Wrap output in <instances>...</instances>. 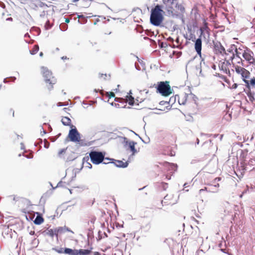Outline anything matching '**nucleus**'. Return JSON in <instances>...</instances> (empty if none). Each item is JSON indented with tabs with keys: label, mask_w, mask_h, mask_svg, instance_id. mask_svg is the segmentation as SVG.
<instances>
[{
	"label": "nucleus",
	"mask_w": 255,
	"mask_h": 255,
	"mask_svg": "<svg viewBox=\"0 0 255 255\" xmlns=\"http://www.w3.org/2000/svg\"><path fill=\"white\" fill-rule=\"evenodd\" d=\"M188 97V95L187 94V93H185L184 97L183 99V102L182 103H180L179 95H176L175 96H172L170 98L169 101H168V103L170 104V103H172V104H173L176 101V98H178V103L181 105H184L186 102Z\"/></svg>",
	"instance_id": "8"
},
{
	"label": "nucleus",
	"mask_w": 255,
	"mask_h": 255,
	"mask_svg": "<svg viewBox=\"0 0 255 255\" xmlns=\"http://www.w3.org/2000/svg\"><path fill=\"white\" fill-rule=\"evenodd\" d=\"M64 229L65 230V232H69L72 234H74V232L68 227H66V226H63Z\"/></svg>",
	"instance_id": "55"
},
{
	"label": "nucleus",
	"mask_w": 255,
	"mask_h": 255,
	"mask_svg": "<svg viewBox=\"0 0 255 255\" xmlns=\"http://www.w3.org/2000/svg\"><path fill=\"white\" fill-rule=\"evenodd\" d=\"M64 249L65 248H60L57 251V253L60 254H64Z\"/></svg>",
	"instance_id": "51"
},
{
	"label": "nucleus",
	"mask_w": 255,
	"mask_h": 255,
	"mask_svg": "<svg viewBox=\"0 0 255 255\" xmlns=\"http://www.w3.org/2000/svg\"><path fill=\"white\" fill-rule=\"evenodd\" d=\"M160 184L161 185V187L163 190H166V188L168 186V184L167 183L162 182L160 183Z\"/></svg>",
	"instance_id": "43"
},
{
	"label": "nucleus",
	"mask_w": 255,
	"mask_h": 255,
	"mask_svg": "<svg viewBox=\"0 0 255 255\" xmlns=\"http://www.w3.org/2000/svg\"><path fill=\"white\" fill-rule=\"evenodd\" d=\"M194 48L197 54L202 58V39L198 37L194 41Z\"/></svg>",
	"instance_id": "7"
},
{
	"label": "nucleus",
	"mask_w": 255,
	"mask_h": 255,
	"mask_svg": "<svg viewBox=\"0 0 255 255\" xmlns=\"http://www.w3.org/2000/svg\"><path fill=\"white\" fill-rule=\"evenodd\" d=\"M231 47H235V52L236 53L235 54H236V57H238V58H240L242 60V59H241V57L240 56V52H239L238 51L237 46L235 44H231Z\"/></svg>",
	"instance_id": "31"
},
{
	"label": "nucleus",
	"mask_w": 255,
	"mask_h": 255,
	"mask_svg": "<svg viewBox=\"0 0 255 255\" xmlns=\"http://www.w3.org/2000/svg\"><path fill=\"white\" fill-rule=\"evenodd\" d=\"M175 7L180 11L181 14H184L185 12V7L182 4L177 3L176 4Z\"/></svg>",
	"instance_id": "21"
},
{
	"label": "nucleus",
	"mask_w": 255,
	"mask_h": 255,
	"mask_svg": "<svg viewBox=\"0 0 255 255\" xmlns=\"http://www.w3.org/2000/svg\"><path fill=\"white\" fill-rule=\"evenodd\" d=\"M57 187H64V186L63 185V182L61 180L57 184V186L53 188V189H55Z\"/></svg>",
	"instance_id": "50"
},
{
	"label": "nucleus",
	"mask_w": 255,
	"mask_h": 255,
	"mask_svg": "<svg viewBox=\"0 0 255 255\" xmlns=\"http://www.w3.org/2000/svg\"><path fill=\"white\" fill-rule=\"evenodd\" d=\"M199 30H200V34L198 37H201V39H202V36H204V34H205L204 30H203L202 28H200L199 29Z\"/></svg>",
	"instance_id": "58"
},
{
	"label": "nucleus",
	"mask_w": 255,
	"mask_h": 255,
	"mask_svg": "<svg viewBox=\"0 0 255 255\" xmlns=\"http://www.w3.org/2000/svg\"><path fill=\"white\" fill-rule=\"evenodd\" d=\"M39 244V240L36 238H34L31 240V244L34 247H36Z\"/></svg>",
	"instance_id": "35"
},
{
	"label": "nucleus",
	"mask_w": 255,
	"mask_h": 255,
	"mask_svg": "<svg viewBox=\"0 0 255 255\" xmlns=\"http://www.w3.org/2000/svg\"><path fill=\"white\" fill-rule=\"evenodd\" d=\"M80 146H90L91 145L90 142L87 141L85 139H81V137L78 141L76 142Z\"/></svg>",
	"instance_id": "18"
},
{
	"label": "nucleus",
	"mask_w": 255,
	"mask_h": 255,
	"mask_svg": "<svg viewBox=\"0 0 255 255\" xmlns=\"http://www.w3.org/2000/svg\"><path fill=\"white\" fill-rule=\"evenodd\" d=\"M238 84H237V83H234L233 85H232V89H236L238 88Z\"/></svg>",
	"instance_id": "63"
},
{
	"label": "nucleus",
	"mask_w": 255,
	"mask_h": 255,
	"mask_svg": "<svg viewBox=\"0 0 255 255\" xmlns=\"http://www.w3.org/2000/svg\"><path fill=\"white\" fill-rule=\"evenodd\" d=\"M241 74L242 79L244 82L246 84V86H249V81L247 79L249 78L251 73L246 69Z\"/></svg>",
	"instance_id": "11"
},
{
	"label": "nucleus",
	"mask_w": 255,
	"mask_h": 255,
	"mask_svg": "<svg viewBox=\"0 0 255 255\" xmlns=\"http://www.w3.org/2000/svg\"><path fill=\"white\" fill-rule=\"evenodd\" d=\"M214 50L218 52L219 53L222 54L223 53H225V48L222 45L220 42H217L214 43Z\"/></svg>",
	"instance_id": "10"
},
{
	"label": "nucleus",
	"mask_w": 255,
	"mask_h": 255,
	"mask_svg": "<svg viewBox=\"0 0 255 255\" xmlns=\"http://www.w3.org/2000/svg\"><path fill=\"white\" fill-rule=\"evenodd\" d=\"M165 9L167 10V15L172 16L174 9L172 6L165 7Z\"/></svg>",
	"instance_id": "24"
},
{
	"label": "nucleus",
	"mask_w": 255,
	"mask_h": 255,
	"mask_svg": "<svg viewBox=\"0 0 255 255\" xmlns=\"http://www.w3.org/2000/svg\"><path fill=\"white\" fill-rule=\"evenodd\" d=\"M250 100L253 103L255 101V99L254 97V93H252L250 90V91L246 93Z\"/></svg>",
	"instance_id": "25"
},
{
	"label": "nucleus",
	"mask_w": 255,
	"mask_h": 255,
	"mask_svg": "<svg viewBox=\"0 0 255 255\" xmlns=\"http://www.w3.org/2000/svg\"><path fill=\"white\" fill-rule=\"evenodd\" d=\"M36 217L33 221L35 225H40L44 222V218L42 217L41 213L39 212H36Z\"/></svg>",
	"instance_id": "12"
},
{
	"label": "nucleus",
	"mask_w": 255,
	"mask_h": 255,
	"mask_svg": "<svg viewBox=\"0 0 255 255\" xmlns=\"http://www.w3.org/2000/svg\"><path fill=\"white\" fill-rule=\"evenodd\" d=\"M39 50V46L37 45H35L33 46L32 49L29 51L30 54L34 55Z\"/></svg>",
	"instance_id": "27"
},
{
	"label": "nucleus",
	"mask_w": 255,
	"mask_h": 255,
	"mask_svg": "<svg viewBox=\"0 0 255 255\" xmlns=\"http://www.w3.org/2000/svg\"><path fill=\"white\" fill-rule=\"evenodd\" d=\"M130 54L132 55H133L134 56H135L137 58V60L138 62L142 66L143 70H145V63L143 61L141 60L137 56L135 55L133 53H131Z\"/></svg>",
	"instance_id": "29"
},
{
	"label": "nucleus",
	"mask_w": 255,
	"mask_h": 255,
	"mask_svg": "<svg viewBox=\"0 0 255 255\" xmlns=\"http://www.w3.org/2000/svg\"><path fill=\"white\" fill-rule=\"evenodd\" d=\"M52 25L50 24L49 20L48 19L47 20L45 24V29L48 30L51 28Z\"/></svg>",
	"instance_id": "38"
},
{
	"label": "nucleus",
	"mask_w": 255,
	"mask_h": 255,
	"mask_svg": "<svg viewBox=\"0 0 255 255\" xmlns=\"http://www.w3.org/2000/svg\"><path fill=\"white\" fill-rule=\"evenodd\" d=\"M179 18H180L182 20V23L184 24V22H185V19H184V14H181V15L180 16V17Z\"/></svg>",
	"instance_id": "62"
},
{
	"label": "nucleus",
	"mask_w": 255,
	"mask_h": 255,
	"mask_svg": "<svg viewBox=\"0 0 255 255\" xmlns=\"http://www.w3.org/2000/svg\"><path fill=\"white\" fill-rule=\"evenodd\" d=\"M202 63L205 64L204 59L202 57L200 64L196 66V70H200V74L202 73L201 64Z\"/></svg>",
	"instance_id": "32"
},
{
	"label": "nucleus",
	"mask_w": 255,
	"mask_h": 255,
	"mask_svg": "<svg viewBox=\"0 0 255 255\" xmlns=\"http://www.w3.org/2000/svg\"><path fill=\"white\" fill-rule=\"evenodd\" d=\"M89 156H85L84 157H83V159H82V165H83V164H84V163L86 162V163L88 162V160L89 159Z\"/></svg>",
	"instance_id": "47"
},
{
	"label": "nucleus",
	"mask_w": 255,
	"mask_h": 255,
	"mask_svg": "<svg viewBox=\"0 0 255 255\" xmlns=\"http://www.w3.org/2000/svg\"><path fill=\"white\" fill-rule=\"evenodd\" d=\"M76 14L77 15V18H89L90 17V16H86L85 17L83 14H79L78 13H74L73 14Z\"/></svg>",
	"instance_id": "46"
},
{
	"label": "nucleus",
	"mask_w": 255,
	"mask_h": 255,
	"mask_svg": "<svg viewBox=\"0 0 255 255\" xmlns=\"http://www.w3.org/2000/svg\"><path fill=\"white\" fill-rule=\"evenodd\" d=\"M68 136L65 139V141H70L74 142H77L80 139L81 136L80 133L78 131L76 127L74 126L70 128Z\"/></svg>",
	"instance_id": "5"
},
{
	"label": "nucleus",
	"mask_w": 255,
	"mask_h": 255,
	"mask_svg": "<svg viewBox=\"0 0 255 255\" xmlns=\"http://www.w3.org/2000/svg\"><path fill=\"white\" fill-rule=\"evenodd\" d=\"M126 98L127 100V102L130 106H133L134 105H139V104L135 103L134 98L133 96L127 95Z\"/></svg>",
	"instance_id": "17"
},
{
	"label": "nucleus",
	"mask_w": 255,
	"mask_h": 255,
	"mask_svg": "<svg viewBox=\"0 0 255 255\" xmlns=\"http://www.w3.org/2000/svg\"><path fill=\"white\" fill-rule=\"evenodd\" d=\"M127 105H124V106H121L120 104H115L114 106L117 108H126Z\"/></svg>",
	"instance_id": "45"
},
{
	"label": "nucleus",
	"mask_w": 255,
	"mask_h": 255,
	"mask_svg": "<svg viewBox=\"0 0 255 255\" xmlns=\"http://www.w3.org/2000/svg\"><path fill=\"white\" fill-rule=\"evenodd\" d=\"M247 52L246 51L243 53V57L249 63H253V61H255V59L253 58L252 54H253V52L249 48H247Z\"/></svg>",
	"instance_id": "9"
},
{
	"label": "nucleus",
	"mask_w": 255,
	"mask_h": 255,
	"mask_svg": "<svg viewBox=\"0 0 255 255\" xmlns=\"http://www.w3.org/2000/svg\"><path fill=\"white\" fill-rule=\"evenodd\" d=\"M76 249H72L69 248H65L64 254L68 255H76Z\"/></svg>",
	"instance_id": "19"
},
{
	"label": "nucleus",
	"mask_w": 255,
	"mask_h": 255,
	"mask_svg": "<svg viewBox=\"0 0 255 255\" xmlns=\"http://www.w3.org/2000/svg\"><path fill=\"white\" fill-rule=\"evenodd\" d=\"M106 160H108L109 161H108V162H109V163H112L116 167H117V162L114 161V160H117V159H114V158H110V157H106Z\"/></svg>",
	"instance_id": "34"
},
{
	"label": "nucleus",
	"mask_w": 255,
	"mask_h": 255,
	"mask_svg": "<svg viewBox=\"0 0 255 255\" xmlns=\"http://www.w3.org/2000/svg\"><path fill=\"white\" fill-rule=\"evenodd\" d=\"M41 69L44 81L47 84L48 90L51 91L53 88V85L56 83V79L52 76L51 71H49L47 68L42 66Z\"/></svg>",
	"instance_id": "4"
},
{
	"label": "nucleus",
	"mask_w": 255,
	"mask_h": 255,
	"mask_svg": "<svg viewBox=\"0 0 255 255\" xmlns=\"http://www.w3.org/2000/svg\"><path fill=\"white\" fill-rule=\"evenodd\" d=\"M84 4H83V5H84L83 6L84 7H88L90 6V5L91 4L90 3H88L87 2V1H84Z\"/></svg>",
	"instance_id": "61"
},
{
	"label": "nucleus",
	"mask_w": 255,
	"mask_h": 255,
	"mask_svg": "<svg viewBox=\"0 0 255 255\" xmlns=\"http://www.w3.org/2000/svg\"><path fill=\"white\" fill-rule=\"evenodd\" d=\"M122 100H123V99H120V98H115V101L116 102H119V103H120L122 104L121 105V106H123H123H124V105H126V104L127 105L126 103H125V102H122L121 101Z\"/></svg>",
	"instance_id": "44"
},
{
	"label": "nucleus",
	"mask_w": 255,
	"mask_h": 255,
	"mask_svg": "<svg viewBox=\"0 0 255 255\" xmlns=\"http://www.w3.org/2000/svg\"><path fill=\"white\" fill-rule=\"evenodd\" d=\"M187 94L188 95V96H189V95H191V96H192V98L193 100L194 101H195V104H196V101L197 100H198V97H197L195 95H194V94H193V93H192V92H190V93H189V94Z\"/></svg>",
	"instance_id": "40"
},
{
	"label": "nucleus",
	"mask_w": 255,
	"mask_h": 255,
	"mask_svg": "<svg viewBox=\"0 0 255 255\" xmlns=\"http://www.w3.org/2000/svg\"><path fill=\"white\" fill-rule=\"evenodd\" d=\"M83 167V165H82V166L79 169V168H75L74 169V173H76V174L77 175V173H79L80 172V171L82 169Z\"/></svg>",
	"instance_id": "57"
},
{
	"label": "nucleus",
	"mask_w": 255,
	"mask_h": 255,
	"mask_svg": "<svg viewBox=\"0 0 255 255\" xmlns=\"http://www.w3.org/2000/svg\"><path fill=\"white\" fill-rule=\"evenodd\" d=\"M106 152L99 151L98 150L92 149L89 152V156L91 161L95 165H99L100 163L107 164L109 162L104 161L106 160Z\"/></svg>",
	"instance_id": "2"
},
{
	"label": "nucleus",
	"mask_w": 255,
	"mask_h": 255,
	"mask_svg": "<svg viewBox=\"0 0 255 255\" xmlns=\"http://www.w3.org/2000/svg\"><path fill=\"white\" fill-rule=\"evenodd\" d=\"M233 67H235L236 72L238 74L241 75L242 74V73H243V72L245 70V68L239 66H236L235 64H233Z\"/></svg>",
	"instance_id": "23"
},
{
	"label": "nucleus",
	"mask_w": 255,
	"mask_h": 255,
	"mask_svg": "<svg viewBox=\"0 0 255 255\" xmlns=\"http://www.w3.org/2000/svg\"><path fill=\"white\" fill-rule=\"evenodd\" d=\"M165 164L167 165V166L168 167L169 170H173L174 171H175L177 169L178 166H177V164L166 162Z\"/></svg>",
	"instance_id": "20"
},
{
	"label": "nucleus",
	"mask_w": 255,
	"mask_h": 255,
	"mask_svg": "<svg viewBox=\"0 0 255 255\" xmlns=\"http://www.w3.org/2000/svg\"><path fill=\"white\" fill-rule=\"evenodd\" d=\"M96 220V218L95 217H93L91 219V221H90L91 223H92V224H94V223H95V222Z\"/></svg>",
	"instance_id": "64"
},
{
	"label": "nucleus",
	"mask_w": 255,
	"mask_h": 255,
	"mask_svg": "<svg viewBox=\"0 0 255 255\" xmlns=\"http://www.w3.org/2000/svg\"><path fill=\"white\" fill-rule=\"evenodd\" d=\"M39 232L43 234L44 236H48L51 238H53L54 236L56 237L57 242H58L59 238L57 234L56 229H50L49 230H46L43 231H40Z\"/></svg>",
	"instance_id": "6"
},
{
	"label": "nucleus",
	"mask_w": 255,
	"mask_h": 255,
	"mask_svg": "<svg viewBox=\"0 0 255 255\" xmlns=\"http://www.w3.org/2000/svg\"><path fill=\"white\" fill-rule=\"evenodd\" d=\"M61 122L65 126H69L70 128L74 126L71 124V120L68 117H64L62 119Z\"/></svg>",
	"instance_id": "16"
},
{
	"label": "nucleus",
	"mask_w": 255,
	"mask_h": 255,
	"mask_svg": "<svg viewBox=\"0 0 255 255\" xmlns=\"http://www.w3.org/2000/svg\"><path fill=\"white\" fill-rule=\"evenodd\" d=\"M196 39L195 35L193 33H191L189 35L188 40H192V41L194 42Z\"/></svg>",
	"instance_id": "42"
},
{
	"label": "nucleus",
	"mask_w": 255,
	"mask_h": 255,
	"mask_svg": "<svg viewBox=\"0 0 255 255\" xmlns=\"http://www.w3.org/2000/svg\"><path fill=\"white\" fill-rule=\"evenodd\" d=\"M206 191L207 192H213V193H216L218 192V189H217L216 188V190H213L212 191L211 190H210V189L209 188V187H204L203 189H201L199 190V192L200 193H201L202 191Z\"/></svg>",
	"instance_id": "30"
},
{
	"label": "nucleus",
	"mask_w": 255,
	"mask_h": 255,
	"mask_svg": "<svg viewBox=\"0 0 255 255\" xmlns=\"http://www.w3.org/2000/svg\"><path fill=\"white\" fill-rule=\"evenodd\" d=\"M162 2L165 5L166 7L168 6L169 4H173V2H171V0H162Z\"/></svg>",
	"instance_id": "37"
},
{
	"label": "nucleus",
	"mask_w": 255,
	"mask_h": 255,
	"mask_svg": "<svg viewBox=\"0 0 255 255\" xmlns=\"http://www.w3.org/2000/svg\"><path fill=\"white\" fill-rule=\"evenodd\" d=\"M181 15V13H178L177 11H175L174 12V11L173 13V14L171 16H172L173 17L179 18L180 17Z\"/></svg>",
	"instance_id": "39"
},
{
	"label": "nucleus",
	"mask_w": 255,
	"mask_h": 255,
	"mask_svg": "<svg viewBox=\"0 0 255 255\" xmlns=\"http://www.w3.org/2000/svg\"><path fill=\"white\" fill-rule=\"evenodd\" d=\"M46 196V194H44L41 198L40 200V203H43V204L45 203L46 199L45 198V196Z\"/></svg>",
	"instance_id": "54"
},
{
	"label": "nucleus",
	"mask_w": 255,
	"mask_h": 255,
	"mask_svg": "<svg viewBox=\"0 0 255 255\" xmlns=\"http://www.w3.org/2000/svg\"><path fill=\"white\" fill-rule=\"evenodd\" d=\"M49 11L48 10H43L40 14V17L43 18L45 16V14H48Z\"/></svg>",
	"instance_id": "49"
},
{
	"label": "nucleus",
	"mask_w": 255,
	"mask_h": 255,
	"mask_svg": "<svg viewBox=\"0 0 255 255\" xmlns=\"http://www.w3.org/2000/svg\"><path fill=\"white\" fill-rule=\"evenodd\" d=\"M160 48H163L167 47V44L165 42H161L159 45Z\"/></svg>",
	"instance_id": "53"
},
{
	"label": "nucleus",
	"mask_w": 255,
	"mask_h": 255,
	"mask_svg": "<svg viewBox=\"0 0 255 255\" xmlns=\"http://www.w3.org/2000/svg\"><path fill=\"white\" fill-rule=\"evenodd\" d=\"M2 234H4L6 235H8L9 234L10 238H12V230L9 229L8 228H7L4 230V231L2 232Z\"/></svg>",
	"instance_id": "28"
},
{
	"label": "nucleus",
	"mask_w": 255,
	"mask_h": 255,
	"mask_svg": "<svg viewBox=\"0 0 255 255\" xmlns=\"http://www.w3.org/2000/svg\"><path fill=\"white\" fill-rule=\"evenodd\" d=\"M159 105H161V106H163L165 104H168V101H161L159 102Z\"/></svg>",
	"instance_id": "60"
},
{
	"label": "nucleus",
	"mask_w": 255,
	"mask_h": 255,
	"mask_svg": "<svg viewBox=\"0 0 255 255\" xmlns=\"http://www.w3.org/2000/svg\"><path fill=\"white\" fill-rule=\"evenodd\" d=\"M38 5L40 7H43L44 6L49 7V5H48L47 4H46L45 3H44L42 1L39 2Z\"/></svg>",
	"instance_id": "48"
},
{
	"label": "nucleus",
	"mask_w": 255,
	"mask_h": 255,
	"mask_svg": "<svg viewBox=\"0 0 255 255\" xmlns=\"http://www.w3.org/2000/svg\"><path fill=\"white\" fill-rule=\"evenodd\" d=\"M109 99L115 97V94L113 92H109L108 93Z\"/></svg>",
	"instance_id": "52"
},
{
	"label": "nucleus",
	"mask_w": 255,
	"mask_h": 255,
	"mask_svg": "<svg viewBox=\"0 0 255 255\" xmlns=\"http://www.w3.org/2000/svg\"><path fill=\"white\" fill-rule=\"evenodd\" d=\"M123 138L124 139V141H123V143L125 144V146L128 145V143L130 142L131 141L129 140L128 138L126 137H123Z\"/></svg>",
	"instance_id": "41"
},
{
	"label": "nucleus",
	"mask_w": 255,
	"mask_h": 255,
	"mask_svg": "<svg viewBox=\"0 0 255 255\" xmlns=\"http://www.w3.org/2000/svg\"><path fill=\"white\" fill-rule=\"evenodd\" d=\"M93 248L88 249H76V255H90L92 253Z\"/></svg>",
	"instance_id": "14"
},
{
	"label": "nucleus",
	"mask_w": 255,
	"mask_h": 255,
	"mask_svg": "<svg viewBox=\"0 0 255 255\" xmlns=\"http://www.w3.org/2000/svg\"><path fill=\"white\" fill-rule=\"evenodd\" d=\"M129 158L130 156L128 157V160L126 162H123L122 160H115L117 162V167L122 168H125L127 167L129 163Z\"/></svg>",
	"instance_id": "15"
},
{
	"label": "nucleus",
	"mask_w": 255,
	"mask_h": 255,
	"mask_svg": "<svg viewBox=\"0 0 255 255\" xmlns=\"http://www.w3.org/2000/svg\"><path fill=\"white\" fill-rule=\"evenodd\" d=\"M137 144V142L134 141H131L128 143V145L130 151L131 152V154L130 155L133 156L137 153L138 151L135 148V146Z\"/></svg>",
	"instance_id": "13"
},
{
	"label": "nucleus",
	"mask_w": 255,
	"mask_h": 255,
	"mask_svg": "<svg viewBox=\"0 0 255 255\" xmlns=\"http://www.w3.org/2000/svg\"><path fill=\"white\" fill-rule=\"evenodd\" d=\"M246 164L250 166L255 165V158H250V160L248 161V163H246Z\"/></svg>",
	"instance_id": "36"
},
{
	"label": "nucleus",
	"mask_w": 255,
	"mask_h": 255,
	"mask_svg": "<svg viewBox=\"0 0 255 255\" xmlns=\"http://www.w3.org/2000/svg\"><path fill=\"white\" fill-rule=\"evenodd\" d=\"M55 229H56L57 234L58 235V236H59V235H61L65 232V230L64 229V227H58L55 228Z\"/></svg>",
	"instance_id": "26"
},
{
	"label": "nucleus",
	"mask_w": 255,
	"mask_h": 255,
	"mask_svg": "<svg viewBox=\"0 0 255 255\" xmlns=\"http://www.w3.org/2000/svg\"><path fill=\"white\" fill-rule=\"evenodd\" d=\"M225 62H222L221 64H219V68L220 70L223 71L226 74H230V72L228 68H226L224 66Z\"/></svg>",
	"instance_id": "22"
},
{
	"label": "nucleus",
	"mask_w": 255,
	"mask_h": 255,
	"mask_svg": "<svg viewBox=\"0 0 255 255\" xmlns=\"http://www.w3.org/2000/svg\"><path fill=\"white\" fill-rule=\"evenodd\" d=\"M52 7V14L55 13V11L57 10L56 7L53 5H49V7Z\"/></svg>",
	"instance_id": "56"
},
{
	"label": "nucleus",
	"mask_w": 255,
	"mask_h": 255,
	"mask_svg": "<svg viewBox=\"0 0 255 255\" xmlns=\"http://www.w3.org/2000/svg\"><path fill=\"white\" fill-rule=\"evenodd\" d=\"M164 6L162 4H156L154 7L152 8L150 11V22L155 26H163L162 25L164 20L165 12L163 8Z\"/></svg>",
	"instance_id": "1"
},
{
	"label": "nucleus",
	"mask_w": 255,
	"mask_h": 255,
	"mask_svg": "<svg viewBox=\"0 0 255 255\" xmlns=\"http://www.w3.org/2000/svg\"><path fill=\"white\" fill-rule=\"evenodd\" d=\"M156 89V92L164 97H168L174 92L167 81L158 82Z\"/></svg>",
	"instance_id": "3"
},
{
	"label": "nucleus",
	"mask_w": 255,
	"mask_h": 255,
	"mask_svg": "<svg viewBox=\"0 0 255 255\" xmlns=\"http://www.w3.org/2000/svg\"><path fill=\"white\" fill-rule=\"evenodd\" d=\"M66 149H65V148H62V149H61L59 152H58V155H61V154H62L63 153H65L66 152Z\"/></svg>",
	"instance_id": "59"
},
{
	"label": "nucleus",
	"mask_w": 255,
	"mask_h": 255,
	"mask_svg": "<svg viewBox=\"0 0 255 255\" xmlns=\"http://www.w3.org/2000/svg\"><path fill=\"white\" fill-rule=\"evenodd\" d=\"M247 88L250 89L251 86L254 87L255 86V78H253L249 81V86H246Z\"/></svg>",
	"instance_id": "33"
}]
</instances>
